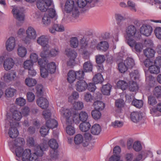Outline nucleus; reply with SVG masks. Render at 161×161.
<instances>
[{
    "label": "nucleus",
    "mask_w": 161,
    "mask_h": 161,
    "mask_svg": "<svg viewBox=\"0 0 161 161\" xmlns=\"http://www.w3.org/2000/svg\"><path fill=\"white\" fill-rule=\"evenodd\" d=\"M101 129L99 124H95L93 125L91 129V133L94 135H98L100 132Z\"/></svg>",
    "instance_id": "bb28decb"
},
{
    "label": "nucleus",
    "mask_w": 161,
    "mask_h": 161,
    "mask_svg": "<svg viewBox=\"0 0 161 161\" xmlns=\"http://www.w3.org/2000/svg\"><path fill=\"white\" fill-rule=\"evenodd\" d=\"M157 101L155 97L153 95H150L148 97V103L152 106L156 105Z\"/></svg>",
    "instance_id": "6e6d98bb"
},
{
    "label": "nucleus",
    "mask_w": 161,
    "mask_h": 161,
    "mask_svg": "<svg viewBox=\"0 0 161 161\" xmlns=\"http://www.w3.org/2000/svg\"><path fill=\"white\" fill-rule=\"evenodd\" d=\"M15 102L17 105L22 106L26 103V100L23 97H19L16 99Z\"/></svg>",
    "instance_id": "680f3d73"
},
{
    "label": "nucleus",
    "mask_w": 161,
    "mask_h": 161,
    "mask_svg": "<svg viewBox=\"0 0 161 161\" xmlns=\"http://www.w3.org/2000/svg\"><path fill=\"white\" fill-rule=\"evenodd\" d=\"M48 147L47 144L43 142L39 145L35 147L34 153H31V150L29 149L24 150L22 153L17 150L16 156L18 157H22L23 161H39V157L42 156L43 151Z\"/></svg>",
    "instance_id": "f257e3e1"
},
{
    "label": "nucleus",
    "mask_w": 161,
    "mask_h": 161,
    "mask_svg": "<svg viewBox=\"0 0 161 161\" xmlns=\"http://www.w3.org/2000/svg\"><path fill=\"white\" fill-rule=\"evenodd\" d=\"M76 78L78 80H83L84 78V73L82 70H80L75 72Z\"/></svg>",
    "instance_id": "bf43d9fd"
},
{
    "label": "nucleus",
    "mask_w": 161,
    "mask_h": 161,
    "mask_svg": "<svg viewBox=\"0 0 161 161\" xmlns=\"http://www.w3.org/2000/svg\"><path fill=\"white\" fill-rule=\"evenodd\" d=\"M22 117L21 112L17 110H15L14 111L12 115L13 118L16 121L19 120Z\"/></svg>",
    "instance_id": "49530a36"
},
{
    "label": "nucleus",
    "mask_w": 161,
    "mask_h": 161,
    "mask_svg": "<svg viewBox=\"0 0 161 161\" xmlns=\"http://www.w3.org/2000/svg\"><path fill=\"white\" fill-rule=\"evenodd\" d=\"M118 69L119 71L121 73H124L127 70L128 68L127 66L123 63H121L118 64Z\"/></svg>",
    "instance_id": "e2e57ef3"
},
{
    "label": "nucleus",
    "mask_w": 161,
    "mask_h": 161,
    "mask_svg": "<svg viewBox=\"0 0 161 161\" xmlns=\"http://www.w3.org/2000/svg\"><path fill=\"white\" fill-rule=\"evenodd\" d=\"M65 30L64 27L63 25L57 24H55L52 27L49 29V31L52 33L54 34L56 31L63 32Z\"/></svg>",
    "instance_id": "f3484780"
},
{
    "label": "nucleus",
    "mask_w": 161,
    "mask_h": 161,
    "mask_svg": "<svg viewBox=\"0 0 161 161\" xmlns=\"http://www.w3.org/2000/svg\"><path fill=\"white\" fill-rule=\"evenodd\" d=\"M137 32L136 28L135 26L130 25L126 27L125 29L126 35V42L127 44H131V42L135 37Z\"/></svg>",
    "instance_id": "f03ea898"
},
{
    "label": "nucleus",
    "mask_w": 161,
    "mask_h": 161,
    "mask_svg": "<svg viewBox=\"0 0 161 161\" xmlns=\"http://www.w3.org/2000/svg\"><path fill=\"white\" fill-rule=\"evenodd\" d=\"M84 70L85 72H90L92 71L93 68V65L90 61L85 62L83 66Z\"/></svg>",
    "instance_id": "c9c22d12"
},
{
    "label": "nucleus",
    "mask_w": 161,
    "mask_h": 161,
    "mask_svg": "<svg viewBox=\"0 0 161 161\" xmlns=\"http://www.w3.org/2000/svg\"><path fill=\"white\" fill-rule=\"evenodd\" d=\"M25 84L27 86L31 87L35 85L37 83V82L35 79L28 78L25 79Z\"/></svg>",
    "instance_id": "4c0bfd02"
},
{
    "label": "nucleus",
    "mask_w": 161,
    "mask_h": 161,
    "mask_svg": "<svg viewBox=\"0 0 161 161\" xmlns=\"http://www.w3.org/2000/svg\"><path fill=\"white\" fill-rule=\"evenodd\" d=\"M68 126L66 127V132L67 134L69 135H72L75 132V129L74 127L71 125H67Z\"/></svg>",
    "instance_id": "052dcab7"
},
{
    "label": "nucleus",
    "mask_w": 161,
    "mask_h": 161,
    "mask_svg": "<svg viewBox=\"0 0 161 161\" xmlns=\"http://www.w3.org/2000/svg\"><path fill=\"white\" fill-rule=\"evenodd\" d=\"M92 0H78L77 4L79 7L83 8L86 5L87 3H91Z\"/></svg>",
    "instance_id": "a18cd8bd"
},
{
    "label": "nucleus",
    "mask_w": 161,
    "mask_h": 161,
    "mask_svg": "<svg viewBox=\"0 0 161 161\" xmlns=\"http://www.w3.org/2000/svg\"><path fill=\"white\" fill-rule=\"evenodd\" d=\"M125 64L127 66L128 69L133 68L135 65L134 60L130 57L127 58L124 61Z\"/></svg>",
    "instance_id": "72a5a7b5"
},
{
    "label": "nucleus",
    "mask_w": 161,
    "mask_h": 161,
    "mask_svg": "<svg viewBox=\"0 0 161 161\" xmlns=\"http://www.w3.org/2000/svg\"><path fill=\"white\" fill-rule=\"evenodd\" d=\"M61 116L65 120L67 125H71L73 121L71 116V112L70 110L64 108H62L60 110Z\"/></svg>",
    "instance_id": "7ed1b4c3"
},
{
    "label": "nucleus",
    "mask_w": 161,
    "mask_h": 161,
    "mask_svg": "<svg viewBox=\"0 0 161 161\" xmlns=\"http://www.w3.org/2000/svg\"><path fill=\"white\" fill-rule=\"evenodd\" d=\"M45 67L50 73H54L56 71V66L54 62H51L47 64Z\"/></svg>",
    "instance_id": "393cba45"
},
{
    "label": "nucleus",
    "mask_w": 161,
    "mask_h": 161,
    "mask_svg": "<svg viewBox=\"0 0 161 161\" xmlns=\"http://www.w3.org/2000/svg\"><path fill=\"white\" fill-rule=\"evenodd\" d=\"M47 14H45L43 16L42 19V23L45 26H47L49 25L51 22V19Z\"/></svg>",
    "instance_id": "2f4dec72"
},
{
    "label": "nucleus",
    "mask_w": 161,
    "mask_h": 161,
    "mask_svg": "<svg viewBox=\"0 0 161 161\" xmlns=\"http://www.w3.org/2000/svg\"><path fill=\"white\" fill-rule=\"evenodd\" d=\"M111 89V86L109 84L103 86L101 92L103 94L105 95H109Z\"/></svg>",
    "instance_id": "c756f323"
},
{
    "label": "nucleus",
    "mask_w": 161,
    "mask_h": 161,
    "mask_svg": "<svg viewBox=\"0 0 161 161\" xmlns=\"http://www.w3.org/2000/svg\"><path fill=\"white\" fill-rule=\"evenodd\" d=\"M46 125L49 129H53L58 126V123L56 120L50 119L47 120Z\"/></svg>",
    "instance_id": "412c9836"
},
{
    "label": "nucleus",
    "mask_w": 161,
    "mask_h": 161,
    "mask_svg": "<svg viewBox=\"0 0 161 161\" xmlns=\"http://www.w3.org/2000/svg\"><path fill=\"white\" fill-rule=\"evenodd\" d=\"M76 78L75 72L72 70L69 71L68 74L67 79L68 81L70 83H72L75 81Z\"/></svg>",
    "instance_id": "f704fd0d"
},
{
    "label": "nucleus",
    "mask_w": 161,
    "mask_h": 161,
    "mask_svg": "<svg viewBox=\"0 0 161 161\" xmlns=\"http://www.w3.org/2000/svg\"><path fill=\"white\" fill-rule=\"evenodd\" d=\"M16 46L15 38L13 37H9L6 42V50L8 51L13 50Z\"/></svg>",
    "instance_id": "9b49d317"
},
{
    "label": "nucleus",
    "mask_w": 161,
    "mask_h": 161,
    "mask_svg": "<svg viewBox=\"0 0 161 161\" xmlns=\"http://www.w3.org/2000/svg\"><path fill=\"white\" fill-rule=\"evenodd\" d=\"M51 0H39L37 2L38 8L43 12L46 11L52 4Z\"/></svg>",
    "instance_id": "0eeeda50"
},
{
    "label": "nucleus",
    "mask_w": 161,
    "mask_h": 161,
    "mask_svg": "<svg viewBox=\"0 0 161 161\" xmlns=\"http://www.w3.org/2000/svg\"><path fill=\"white\" fill-rule=\"evenodd\" d=\"M14 64V60L11 58H6L4 60L3 67L4 69L8 71L12 69Z\"/></svg>",
    "instance_id": "f8f14e48"
},
{
    "label": "nucleus",
    "mask_w": 161,
    "mask_h": 161,
    "mask_svg": "<svg viewBox=\"0 0 161 161\" xmlns=\"http://www.w3.org/2000/svg\"><path fill=\"white\" fill-rule=\"evenodd\" d=\"M14 145V147L16 149L15 153L16 155L17 151L21 152L22 153L24 151L22 146L25 144V141L24 139L21 138H18L15 140Z\"/></svg>",
    "instance_id": "6e6552de"
},
{
    "label": "nucleus",
    "mask_w": 161,
    "mask_h": 161,
    "mask_svg": "<svg viewBox=\"0 0 161 161\" xmlns=\"http://www.w3.org/2000/svg\"><path fill=\"white\" fill-rule=\"evenodd\" d=\"M93 80L95 83L97 84L102 83L103 80V79L101 74L98 73L93 77Z\"/></svg>",
    "instance_id": "58836bf2"
},
{
    "label": "nucleus",
    "mask_w": 161,
    "mask_h": 161,
    "mask_svg": "<svg viewBox=\"0 0 161 161\" xmlns=\"http://www.w3.org/2000/svg\"><path fill=\"white\" fill-rule=\"evenodd\" d=\"M73 107L75 110H81L84 107L83 103L82 102L80 101L75 102L73 104Z\"/></svg>",
    "instance_id": "09e8293b"
},
{
    "label": "nucleus",
    "mask_w": 161,
    "mask_h": 161,
    "mask_svg": "<svg viewBox=\"0 0 161 161\" xmlns=\"http://www.w3.org/2000/svg\"><path fill=\"white\" fill-rule=\"evenodd\" d=\"M87 86V85L85 80H80L76 82L75 87L76 90L79 92H82L86 90Z\"/></svg>",
    "instance_id": "9d476101"
},
{
    "label": "nucleus",
    "mask_w": 161,
    "mask_h": 161,
    "mask_svg": "<svg viewBox=\"0 0 161 161\" xmlns=\"http://www.w3.org/2000/svg\"><path fill=\"white\" fill-rule=\"evenodd\" d=\"M108 42L106 41H102L97 45V48L99 50L106 51L108 49Z\"/></svg>",
    "instance_id": "5701e85b"
},
{
    "label": "nucleus",
    "mask_w": 161,
    "mask_h": 161,
    "mask_svg": "<svg viewBox=\"0 0 161 161\" xmlns=\"http://www.w3.org/2000/svg\"><path fill=\"white\" fill-rule=\"evenodd\" d=\"M70 45L71 47L76 48L79 45V41L76 37H73L70 40Z\"/></svg>",
    "instance_id": "8fccbe9b"
},
{
    "label": "nucleus",
    "mask_w": 161,
    "mask_h": 161,
    "mask_svg": "<svg viewBox=\"0 0 161 161\" xmlns=\"http://www.w3.org/2000/svg\"><path fill=\"white\" fill-rule=\"evenodd\" d=\"M50 51V56L55 57L58 55L59 53V49L57 48H52Z\"/></svg>",
    "instance_id": "0e129e2a"
},
{
    "label": "nucleus",
    "mask_w": 161,
    "mask_h": 161,
    "mask_svg": "<svg viewBox=\"0 0 161 161\" xmlns=\"http://www.w3.org/2000/svg\"><path fill=\"white\" fill-rule=\"evenodd\" d=\"M8 134L11 138H14L18 136L19 132L16 128L11 127L9 130Z\"/></svg>",
    "instance_id": "473e14b6"
},
{
    "label": "nucleus",
    "mask_w": 161,
    "mask_h": 161,
    "mask_svg": "<svg viewBox=\"0 0 161 161\" xmlns=\"http://www.w3.org/2000/svg\"><path fill=\"white\" fill-rule=\"evenodd\" d=\"M144 55L147 58H151L154 56L155 52L152 48H147L143 50Z\"/></svg>",
    "instance_id": "c85d7f7f"
},
{
    "label": "nucleus",
    "mask_w": 161,
    "mask_h": 161,
    "mask_svg": "<svg viewBox=\"0 0 161 161\" xmlns=\"http://www.w3.org/2000/svg\"><path fill=\"white\" fill-rule=\"evenodd\" d=\"M129 88L130 91L134 92L137 90L138 86L136 83L134 81H130L129 83Z\"/></svg>",
    "instance_id": "de8ad7c7"
},
{
    "label": "nucleus",
    "mask_w": 161,
    "mask_h": 161,
    "mask_svg": "<svg viewBox=\"0 0 161 161\" xmlns=\"http://www.w3.org/2000/svg\"><path fill=\"white\" fill-rule=\"evenodd\" d=\"M130 118L132 121L136 123L139 122L142 119V113L140 112H133L130 114Z\"/></svg>",
    "instance_id": "2eb2a0df"
},
{
    "label": "nucleus",
    "mask_w": 161,
    "mask_h": 161,
    "mask_svg": "<svg viewBox=\"0 0 161 161\" xmlns=\"http://www.w3.org/2000/svg\"><path fill=\"white\" fill-rule=\"evenodd\" d=\"M23 65L25 69H28L33 67V63L30 60H26L24 62Z\"/></svg>",
    "instance_id": "13d9d810"
},
{
    "label": "nucleus",
    "mask_w": 161,
    "mask_h": 161,
    "mask_svg": "<svg viewBox=\"0 0 161 161\" xmlns=\"http://www.w3.org/2000/svg\"><path fill=\"white\" fill-rule=\"evenodd\" d=\"M153 31L152 27L147 24H144L140 28V32L141 34L148 36L151 35Z\"/></svg>",
    "instance_id": "1a4fd4ad"
},
{
    "label": "nucleus",
    "mask_w": 161,
    "mask_h": 161,
    "mask_svg": "<svg viewBox=\"0 0 161 161\" xmlns=\"http://www.w3.org/2000/svg\"><path fill=\"white\" fill-rule=\"evenodd\" d=\"M17 92V90L12 87H8L7 88L5 91V96L6 98L12 97L15 96Z\"/></svg>",
    "instance_id": "a211bd4d"
},
{
    "label": "nucleus",
    "mask_w": 161,
    "mask_h": 161,
    "mask_svg": "<svg viewBox=\"0 0 161 161\" xmlns=\"http://www.w3.org/2000/svg\"><path fill=\"white\" fill-rule=\"evenodd\" d=\"M36 103L40 107L43 109L47 108L49 105L47 100L43 97H40L37 99Z\"/></svg>",
    "instance_id": "dca6fc26"
},
{
    "label": "nucleus",
    "mask_w": 161,
    "mask_h": 161,
    "mask_svg": "<svg viewBox=\"0 0 161 161\" xmlns=\"http://www.w3.org/2000/svg\"><path fill=\"white\" fill-rule=\"evenodd\" d=\"M132 104L137 108H141L143 105V102L141 100L134 99L132 102Z\"/></svg>",
    "instance_id": "5fc2aeb1"
},
{
    "label": "nucleus",
    "mask_w": 161,
    "mask_h": 161,
    "mask_svg": "<svg viewBox=\"0 0 161 161\" xmlns=\"http://www.w3.org/2000/svg\"><path fill=\"white\" fill-rule=\"evenodd\" d=\"M74 1L73 0H67L65 5V8L67 12H69L74 6Z\"/></svg>",
    "instance_id": "e433bc0d"
},
{
    "label": "nucleus",
    "mask_w": 161,
    "mask_h": 161,
    "mask_svg": "<svg viewBox=\"0 0 161 161\" xmlns=\"http://www.w3.org/2000/svg\"><path fill=\"white\" fill-rule=\"evenodd\" d=\"M100 111L96 109L92 111L91 112L92 116L95 120H97L101 118L102 114Z\"/></svg>",
    "instance_id": "a19ab883"
},
{
    "label": "nucleus",
    "mask_w": 161,
    "mask_h": 161,
    "mask_svg": "<svg viewBox=\"0 0 161 161\" xmlns=\"http://www.w3.org/2000/svg\"><path fill=\"white\" fill-rule=\"evenodd\" d=\"M80 45V48L82 50L86 49L88 47V42L83 37L81 40Z\"/></svg>",
    "instance_id": "4d7b16f0"
},
{
    "label": "nucleus",
    "mask_w": 161,
    "mask_h": 161,
    "mask_svg": "<svg viewBox=\"0 0 161 161\" xmlns=\"http://www.w3.org/2000/svg\"><path fill=\"white\" fill-rule=\"evenodd\" d=\"M26 34L27 36L33 40L35 39L37 36V34L35 29L31 27H28L26 31Z\"/></svg>",
    "instance_id": "6ab92c4d"
},
{
    "label": "nucleus",
    "mask_w": 161,
    "mask_h": 161,
    "mask_svg": "<svg viewBox=\"0 0 161 161\" xmlns=\"http://www.w3.org/2000/svg\"><path fill=\"white\" fill-rule=\"evenodd\" d=\"M127 6L131 10L135 12L136 11V4L134 2L131 0H129L127 2Z\"/></svg>",
    "instance_id": "338daca9"
},
{
    "label": "nucleus",
    "mask_w": 161,
    "mask_h": 161,
    "mask_svg": "<svg viewBox=\"0 0 161 161\" xmlns=\"http://www.w3.org/2000/svg\"><path fill=\"white\" fill-rule=\"evenodd\" d=\"M153 94L157 98L161 97V86H157L155 87L153 91Z\"/></svg>",
    "instance_id": "864d4df0"
},
{
    "label": "nucleus",
    "mask_w": 161,
    "mask_h": 161,
    "mask_svg": "<svg viewBox=\"0 0 161 161\" xmlns=\"http://www.w3.org/2000/svg\"><path fill=\"white\" fill-rule=\"evenodd\" d=\"M74 115L75 116L73 117V121L76 124H79L80 121L83 122H85L88 118L87 114L84 111H81L78 115L75 114Z\"/></svg>",
    "instance_id": "423d86ee"
},
{
    "label": "nucleus",
    "mask_w": 161,
    "mask_h": 161,
    "mask_svg": "<svg viewBox=\"0 0 161 161\" xmlns=\"http://www.w3.org/2000/svg\"><path fill=\"white\" fill-rule=\"evenodd\" d=\"M83 141V137L80 134H78L75 137L74 142L76 144H79L82 143Z\"/></svg>",
    "instance_id": "3c124183"
},
{
    "label": "nucleus",
    "mask_w": 161,
    "mask_h": 161,
    "mask_svg": "<svg viewBox=\"0 0 161 161\" xmlns=\"http://www.w3.org/2000/svg\"><path fill=\"white\" fill-rule=\"evenodd\" d=\"M48 39L45 36L42 35L38 37L37 39V43L42 47L50 46L49 44Z\"/></svg>",
    "instance_id": "4468645a"
},
{
    "label": "nucleus",
    "mask_w": 161,
    "mask_h": 161,
    "mask_svg": "<svg viewBox=\"0 0 161 161\" xmlns=\"http://www.w3.org/2000/svg\"><path fill=\"white\" fill-rule=\"evenodd\" d=\"M117 86L122 90H125L128 86V84L123 80H119L117 83Z\"/></svg>",
    "instance_id": "ea45409f"
},
{
    "label": "nucleus",
    "mask_w": 161,
    "mask_h": 161,
    "mask_svg": "<svg viewBox=\"0 0 161 161\" xmlns=\"http://www.w3.org/2000/svg\"><path fill=\"white\" fill-rule=\"evenodd\" d=\"M50 46L42 47V51L40 54V56L43 58H47L50 56L49 49Z\"/></svg>",
    "instance_id": "4be33fe9"
},
{
    "label": "nucleus",
    "mask_w": 161,
    "mask_h": 161,
    "mask_svg": "<svg viewBox=\"0 0 161 161\" xmlns=\"http://www.w3.org/2000/svg\"><path fill=\"white\" fill-rule=\"evenodd\" d=\"M70 13L71 16L73 19H76L78 18L80 12L78 8L75 7L71 9L69 12Z\"/></svg>",
    "instance_id": "b1692460"
},
{
    "label": "nucleus",
    "mask_w": 161,
    "mask_h": 161,
    "mask_svg": "<svg viewBox=\"0 0 161 161\" xmlns=\"http://www.w3.org/2000/svg\"><path fill=\"white\" fill-rule=\"evenodd\" d=\"M14 18L22 22L25 19V15L23 9L20 8H14L12 10Z\"/></svg>",
    "instance_id": "39448f33"
},
{
    "label": "nucleus",
    "mask_w": 161,
    "mask_h": 161,
    "mask_svg": "<svg viewBox=\"0 0 161 161\" xmlns=\"http://www.w3.org/2000/svg\"><path fill=\"white\" fill-rule=\"evenodd\" d=\"M26 97L28 101L29 102H33L35 99V95L32 92H27Z\"/></svg>",
    "instance_id": "774afa93"
},
{
    "label": "nucleus",
    "mask_w": 161,
    "mask_h": 161,
    "mask_svg": "<svg viewBox=\"0 0 161 161\" xmlns=\"http://www.w3.org/2000/svg\"><path fill=\"white\" fill-rule=\"evenodd\" d=\"M149 71L152 74H158L160 72V69L157 65H152L149 68Z\"/></svg>",
    "instance_id": "c03bdc74"
},
{
    "label": "nucleus",
    "mask_w": 161,
    "mask_h": 161,
    "mask_svg": "<svg viewBox=\"0 0 161 161\" xmlns=\"http://www.w3.org/2000/svg\"><path fill=\"white\" fill-rule=\"evenodd\" d=\"M65 54L69 58V60L67 63V65L69 66L73 65L77 56V53L74 50L67 49L65 51Z\"/></svg>",
    "instance_id": "20e7f679"
},
{
    "label": "nucleus",
    "mask_w": 161,
    "mask_h": 161,
    "mask_svg": "<svg viewBox=\"0 0 161 161\" xmlns=\"http://www.w3.org/2000/svg\"><path fill=\"white\" fill-rule=\"evenodd\" d=\"M93 105L95 109L99 111L102 110L105 107L104 103L101 101H95L93 103Z\"/></svg>",
    "instance_id": "7c9ffc66"
},
{
    "label": "nucleus",
    "mask_w": 161,
    "mask_h": 161,
    "mask_svg": "<svg viewBox=\"0 0 161 161\" xmlns=\"http://www.w3.org/2000/svg\"><path fill=\"white\" fill-rule=\"evenodd\" d=\"M50 156L52 160H55L57 158L58 153L57 149H51L50 152Z\"/></svg>",
    "instance_id": "69168bd1"
},
{
    "label": "nucleus",
    "mask_w": 161,
    "mask_h": 161,
    "mask_svg": "<svg viewBox=\"0 0 161 161\" xmlns=\"http://www.w3.org/2000/svg\"><path fill=\"white\" fill-rule=\"evenodd\" d=\"M17 78L16 72L14 70H12L10 73L5 74L4 76V80L8 82L15 80Z\"/></svg>",
    "instance_id": "ddd939ff"
},
{
    "label": "nucleus",
    "mask_w": 161,
    "mask_h": 161,
    "mask_svg": "<svg viewBox=\"0 0 161 161\" xmlns=\"http://www.w3.org/2000/svg\"><path fill=\"white\" fill-rule=\"evenodd\" d=\"M91 125L90 123L88 122H83L80 124L79 125L80 130L86 132L90 129Z\"/></svg>",
    "instance_id": "cd10ccee"
},
{
    "label": "nucleus",
    "mask_w": 161,
    "mask_h": 161,
    "mask_svg": "<svg viewBox=\"0 0 161 161\" xmlns=\"http://www.w3.org/2000/svg\"><path fill=\"white\" fill-rule=\"evenodd\" d=\"M27 53V49L25 47L22 46H19L17 49V54L19 57H25Z\"/></svg>",
    "instance_id": "a878e982"
},
{
    "label": "nucleus",
    "mask_w": 161,
    "mask_h": 161,
    "mask_svg": "<svg viewBox=\"0 0 161 161\" xmlns=\"http://www.w3.org/2000/svg\"><path fill=\"white\" fill-rule=\"evenodd\" d=\"M105 60V56L103 55H97L96 56V62L97 64H101Z\"/></svg>",
    "instance_id": "603ef678"
},
{
    "label": "nucleus",
    "mask_w": 161,
    "mask_h": 161,
    "mask_svg": "<svg viewBox=\"0 0 161 161\" xmlns=\"http://www.w3.org/2000/svg\"><path fill=\"white\" fill-rule=\"evenodd\" d=\"M48 144L52 149H57L58 147V144L56 141L53 139H51L49 141Z\"/></svg>",
    "instance_id": "37998d69"
},
{
    "label": "nucleus",
    "mask_w": 161,
    "mask_h": 161,
    "mask_svg": "<svg viewBox=\"0 0 161 161\" xmlns=\"http://www.w3.org/2000/svg\"><path fill=\"white\" fill-rule=\"evenodd\" d=\"M115 18L117 22V24L120 25H122V21L125 20V18L119 14H116L115 15Z\"/></svg>",
    "instance_id": "79ce46f5"
},
{
    "label": "nucleus",
    "mask_w": 161,
    "mask_h": 161,
    "mask_svg": "<svg viewBox=\"0 0 161 161\" xmlns=\"http://www.w3.org/2000/svg\"><path fill=\"white\" fill-rule=\"evenodd\" d=\"M133 41L131 42V44H128L130 47H134L136 51L137 52H140L142 51L143 48L142 44L139 42H137L134 39H133Z\"/></svg>",
    "instance_id": "aec40b11"
}]
</instances>
